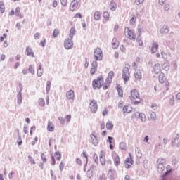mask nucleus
Instances as JSON below:
<instances>
[{"label": "nucleus", "instance_id": "nucleus-1", "mask_svg": "<svg viewBox=\"0 0 180 180\" xmlns=\"http://www.w3.org/2000/svg\"><path fill=\"white\" fill-rule=\"evenodd\" d=\"M105 85V79L103 75H99L96 79L92 81V86L94 89H101V88H103Z\"/></svg>", "mask_w": 180, "mask_h": 180}, {"label": "nucleus", "instance_id": "nucleus-2", "mask_svg": "<svg viewBox=\"0 0 180 180\" xmlns=\"http://www.w3.org/2000/svg\"><path fill=\"white\" fill-rule=\"evenodd\" d=\"M113 77H115V72L110 71L108 73V77L105 81L103 89L104 91H106L109 86H110V84H112V81H113Z\"/></svg>", "mask_w": 180, "mask_h": 180}, {"label": "nucleus", "instance_id": "nucleus-3", "mask_svg": "<svg viewBox=\"0 0 180 180\" xmlns=\"http://www.w3.org/2000/svg\"><path fill=\"white\" fill-rule=\"evenodd\" d=\"M94 58L96 61H102L103 58V53L101 48H96L94 53Z\"/></svg>", "mask_w": 180, "mask_h": 180}, {"label": "nucleus", "instance_id": "nucleus-4", "mask_svg": "<svg viewBox=\"0 0 180 180\" xmlns=\"http://www.w3.org/2000/svg\"><path fill=\"white\" fill-rule=\"evenodd\" d=\"M89 106L91 113H96V112H98V101H96V100H91Z\"/></svg>", "mask_w": 180, "mask_h": 180}, {"label": "nucleus", "instance_id": "nucleus-5", "mask_svg": "<svg viewBox=\"0 0 180 180\" xmlns=\"http://www.w3.org/2000/svg\"><path fill=\"white\" fill-rule=\"evenodd\" d=\"M124 32L126 37L129 39V40H134L136 39V33H134V30H130L129 27H125Z\"/></svg>", "mask_w": 180, "mask_h": 180}, {"label": "nucleus", "instance_id": "nucleus-6", "mask_svg": "<svg viewBox=\"0 0 180 180\" xmlns=\"http://www.w3.org/2000/svg\"><path fill=\"white\" fill-rule=\"evenodd\" d=\"M82 0H72L70 4V11L74 12V11H77V8L78 6L81 5Z\"/></svg>", "mask_w": 180, "mask_h": 180}, {"label": "nucleus", "instance_id": "nucleus-7", "mask_svg": "<svg viewBox=\"0 0 180 180\" xmlns=\"http://www.w3.org/2000/svg\"><path fill=\"white\" fill-rule=\"evenodd\" d=\"M129 158H127L124 160L125 167L127 169L131 168L133 165V157H131V153H129Z\"/></svg>", "mask_w": 180, "mask_h": 180}, {"label": "nucleus", "instance_id": "nucleus-8", "mask_svg": "<svg viewBox=\"0 0 180 180\" xmlns=\"http://www.w3.org/2000/svg\"><path fill=\"white\" fill-rule=\"evenodd\" d=\"M122 78L124 82H127L130 79V70L127 69H124L122 70Z\"/></svg>", "mask_w": 180, "mask_h": 180}, {"label": "nucleus", "instance_id": "nucleus-9", "mask_svg": "<svg viewBox=\"0 0 180 180\" xmlns=\"http://www.w3.org/2000/svg\"><path fill=\"white\" fill-rule=\"evenodd\" d=\"M56 158L58 161H60V160H61V153H60V152H56L54 153V155L51 156L52 165H56Z\"/></svg>", "mask_w": 180, "mask_h": 180}, {"label": "nucleus", "instance_id": "nucleus-10", "mask_svg": "<svg viewBox=\"0 0 180 180\" xmlns=\"http://www.w3.org/2000/svg\"><path fill=\"white\" fill-rule=\"evenodd\" d=\"M112 160L115 165H116V167H119V165H120V157L119 156V155H117V153H113Z\"/></svg>", "mask_w": 180, "mask_h": 180}, {"label": "nucleus", "instance_id": "nucleus-11", "mask_svg": "<svg viewBox=\"0 0 180 180\" xmlns=\"http://www.w3.org/2000/svg\"><path fill=\"white\" fill-rule=\"evenodd\" d=\"M130 99H131V101H133V99H140V94L136 89H134L131 91Z\"/></svg>", "mask_w": 180, "mask_h": 180}, {"label": "nucleus", "instance_id": "nucleus-12", "mask_svg": "<svg viewBox=\"0 0 180 180\" xmlns=\"http://www.w3.org/2000/svg\"><path fill=\"white\" fill-rule=\"evenodd\" d=\"M72 46H73V44H72V39H65L64 42L65 49H66L67 50H70V49H71Z\"/></svg>", "mask_w": 180, "mask_h": 180}, {"label": "nucleus", "instance_id": "nucleus-13", "mask_svg": "<svg viewBox=\"0 0 180 180\" xmlns=\"http://www.w3.org/2000/svg\"><path fill=\"white\" fill-rule=\"evenodd\" d=\"M100 162L101 165H105L106 164V157L105 156V152L103 150L100 153Z\"/></svg>", "mask_w": 180, "mask_h": 180}, {"label": "nucleus", "instance_id": "nucleus-14", "mask_svg": "<svg viewBox=\"0 0 180 180\" xmlns=\"http://www.w3.org/2000/svg\"><path fill=\"white\" fill-rule=\"evenodd\" d=\"M107 142L109 143V147L110 150H113L115 148V140L113 139V137L108 136Z\"/></svg>", "mask_w": 180, "mask_h": 180}, {"label": "nucleus", "instance_id": "nucleus-15", "mask_svg": "<svg viewBox=\"0 0 180 180\" xmlns=\"http://www.w3.org/2000/svg\"><path fill=\"white\" fill-rule=\"evenodd\" d=\"M123 112L124 113H131V112H133V107H131V105L128 104L124 106Z\"/></svg>", "mask_w": 180, "mask_h": 180}, {"label": "nucleus", "instance_id": "nucleus-16", "mask_svg": "<svg viewBox=\"0 0 180 180\" xmlns=\"http://www.w3.org/2000/svg\"><path fill=\"white\" fill-rule=\"evenodd\" d=\"M153 72L154 74H160V72H161V66L160 65V63L154 65Z\"/></svg>", "mask_w": 180, "mask_h": 180}, {"label": "nucleus", "instance_id": "nucleus-17", "mask_svg": "<svg viewBox=\"0 0 180 180\" xmlns=\"http://www.w3.org/2000/svg\"><path fill=\"white\" fill-rule=\"evenodd\" d=\"M66 98L67 99H72L74 101V98H75V94L74 93V91L70 90L66 93Z\"/></svg>", "mask_w": 180, "mask_h": 180}, {"label": "nucleus", "instance_id": "nucleus-18", "mask_svg": "<svg viewBox=\"0 0 180 180\" xmlns=\"http://www.w3.org/2000/svg\"><path fill=\"white\" fill-rule=\"evenodd\" d=\"M134 77L136 81H140L142 78L141 70H136L134 72Z\"/></svg>", "mask_w": 180, "mask_h": 180}, {"label": "nucleus", "instance_id": "nucleus-19", "mask_svg": "<svg viewBox=\"0 0 180 180\" xmlns=\"http://www.w3.org/2000/svg\"><path fill=\"white\" fill-rule=\"evenodd\" d=\"M158 79L160 84H164L167 81V77H165V74L162 72L160 73Z\"/></svg>", "mask_w": 180, "mask_h": 180}, {"label": "nucleus", "instance_id": "nucleus-20", "mask_svg": "<svg viewBox=\"0 0 180 180\" xmlns=\"http://www.w3.org/2000/svg\"><path fill=\"white\" fill-rule=\"evenodd\" d=\"M158 43L153 42L151 47V53H157V51H158Z\"/></svg>", "mask_w": 180, "mask_h": 180}, {"label": "nucleus", "instance_id": "nucleus-21", "mask_svg": "<svg viewBox=\"0 0 180 180\" xmlns=\"http://www.w3.org/2000/svg\"><path fill=\"white\" fill-rule=\"evenodd\" d=\"M54 124H53L52 122H48V124H47V130L48 131H51V132H53L54 131Z\"/></svg>", "mask_w": 180, "mask_h": 180}, {"label": "nucleus", "instance_id": "nucleus-22", "mask_svg": "<svg viewBox=\"0 0 180 180\" xmlns=\"http://www.w3.org/2000/svg\"><path fill=\"white\" fill-rule=\"evenodd\" d=\"M26 53H27V56H29L30 57H34V53H33V51L32 50V48L27 47L26 48Z\"/></svg>", "mask_w": 180, "mask_h": 180}, {"label": "nucleus", "instance_id": "nucleus-23", "mask_svg": "<svg viewBox=\"0 0 180 180\" xmlns=\"http://www.w3.org/2000/svg\"><path fill=\"white\" fill-rule=\"evenodd\" d=\"M112 49H117L119 47V42L117 41V39L113 38L112 41Z\"/></svg>", "mask_w": 180, "mask_h": 180}, {"label": "nucleus", "instance_id": "nucleus-24", "mask_svg": "<svg viewBox=\"0 0 180 180\" xmlns=\"http://www.w3.org/2000/svg\"><path fill=\"white\" fill-rule=\"evenodd\" d=\"M162 89H163V91H169V81L166 80L164 82V84L162 86Z\"/></svg>", "mask_w": 180, "mask_h": 180}, {"label": "nucleus", "instance_id": "nucleus-25", "mask_svg": "<svg viewBox=\"0 0 180 180\" xmlns=\"http://www.w3.org/2000/svg\"><path fill=\"white\" fill-rule=\"evenodd\" d=\"M117 91L118 92V95H119L120 98H123V89H122V86L118 85L117 86Z\"/></svg>", "mask_w": 180, "mask_h": 180}, {"label": "nucleus", "instance_id": "nucleus-26", "mask_svg": "<svg viewBox=\"0 0 180 180\" xmlns=\"http://www.w3.org/2000/svg\"><path fill=\"white\" fill-rule=\"evenodd\" d=\"M91 139L93 144H94V146H96L98 144V138H96V136L93 134L91 135Z\"/></svg>", "mask_w": 180, "mask_h": 180}, {"label": "nucleus", "instance_id": "nucleus-27", "mask_svg": "<svg viewBox=\"0 0 180 180\" xmlns=\"http://www.w3.org/2000/svg\"><path fill=\"white\" fill-rule=\"evenodd\" d=\"M117 8V4H116V3H115L113 1L110 3V11L114 12V11H116Z\"/></svg>", "mask_w": 180, "mask_h": 180}, {"label": "nucleus", "instance_id": "nucleus-28", "mask_svg": "<svg viewBox=\"0 0 180 180\" xmlns=\"http://www.w3.org/2000/svg\"><path fill=\"white\" fill-rule=\"evenodd\" d=\"M103 16L105 22H108V20H109V18H110V15L108 11L104 12L103 13Z\"/></svg>", "mask_w": 180, "mask_h": 180}, {"label": "nucleus", "instance_id": "nucleus-29", "mask_svg": "<svg viewBox=\"0 0 180 180\" xmlns=\"http://www.w3.org/2000/svg\"><path fill=\"white\" fill-rule=\"evenodd\" d=\"M58 34H60V30L56 28L53 30V32L52 33V37H53V39H56V37H58Z\"/></svg>", "mask_w": 180, "mask_h": 180}, {"label": "nucleus", "instance_id": "nucleus-30", "mask_svg": "<svg viewBox=\"0 0 180 180\" xmlns=\"http://www.w3.org/2000/svg\"><path fill=\"white\" fill-rule=\"evenodd\" d=\"M101 16H102V14H101L99 13V11H96L94 13V18L95 20H99L101 19Z\"/></svg>", "mask_w": 180, "mask_h": 180}, {"label": "nucleus", "instance_id": "nucleus-31", "mask_svg": "<svg viewBox=\"0 0 180 180\" xmlns=\"http://www.w3.org/2000/svg\"><path fill=\"white\" fill-rule=\"evenodd\" d=\"M75 33H76L75 28L74 27H72L70 29V34H69V37H70L71 39H72V37H74Z\"/></svg>", "mask_w": 180, "mask_h": 180}, {"label": "nucleus", "instance_id": "nucleus-32", "mask_svg": "<svg viewBox=\"0 0 180 180\" xmlns=\"http://www.w3.org/2000/svg\"><path fill=\"white\" fill-rule=\"evenodd\" d=\"M120 148L121 150H124V151H126V150H127V146L126 145V143L124 142H121L120 143Z\"/></svg>", "mask_w": 180, "mask_h": 180}, {"label": "nucleus", "instance_id": "nucleus-33", "mask_svg": "<svg viewBox=\"0 0 180 180\" xmlns=\"http://www.w3.org/2000/svg\"><path fill=\"white\" fill-rule=\"evenodd\" d=\"M162 68L165 70V71H169V63L166 62L163 63Z\"/></svg>", "mask_w": 180, "mask_h": 180}, {"label": "nucleus", "instance_id": "nucleus-34", "mask_svg": "<svg viewBox=\"0 0 180 180\" xmlns=\"http://www.w3.org/2000/svg\"><path fill=\"white\" fill-rule=\"evenodd\" d=\"M37 74L38 77H41L43 75V68H41V65L39 66V68L37 71Z\"/></svg>", "mask_w": 180, "mask_h": 180}, {"label": "nucleus", "instance_id": "nucleus-35", "mask_svg": "<svg viewBox=\"0 0 180 180\" xmlns=\"http://www.w3.org/2000/svg\"><path fill=\"white\" fill-rule=\"evenodd\" d=\"M0 11L1 13H4V12H5V4L4 1H0Z\"/></svg>", "mask_w": 180, "mask_h": 180}, {"label": "nucleus", "instance_id": "nucleus-36", "mask_svg": "<svg viewBox=\"0 0 180 180\" xmlns=\"http://www.w3.org/2000/svg\"><path fill=\"white\" fill-rule=\"evenodd\" d=\"M18 103L20 105L22 103V92H19L17 95Z\"/></svg>", "mask_w": 180, "mask_h": 180}, {"label": "nucleus", "instance_id": "nucleus-37", "mask_svg": "<svg viewBox=\"0 0 180 180\" xmlns=\"http://www.w3.org/2000/svg\"><path fill=\"white\" fill-rule=\"evenodd\" d=\"M136 41L139 44V46H143L144 45V42H143V39H141V37L140 36H138L136 38Z\"/></svg>", "mask_w": 180, "mask_h": 180}, {"label": "nucleus", "instance_id": "nucleus-38", "mask_svg": "<svg viewBox=\"0 0 180 180\" xmlns=\"http://www.w3.org/2000/svg\"><path fill=\"white\" fill-rule=\"evenodd\" d=\"M106 129H108V130H113V124L110 122H107Z\"/></svg>", "mask_w": 180, "mask_h": 180}, {"label": "nucleus", "instance_id": "nucleus-39", "mask_svg": "<svg viewBox=\"0 0 180 180\" xmlns=\"http://www.w3.org/2000/svg\"><path fill=\"white\" fill-rule=\"evenodd\" d=\"M169 32V29L167 26H164L161 30V33L164 34V33H168Z\"/></svg>", "mask_w": 180, "mask_h": 180}, {"label": "nucleus", "instance_id": "nucleus-40", "mask_svg": "<svg viewBox=\"0 0 180 180\" xmlns=\"http://www.w3.org/2000/svg\"><path fill=\"white\" fill-rule=\"evenodd\" d=\"M135 151H136V156L138 157V158H141V151H140V148H136Z\"/></svg>", "mask_w": 180, "mask_h": 180}, {"label": "nucleus", "instance_id": "nucleus-41", "mask_svg": "<svg viewBox=\"0 0 180 180\" xmlns=\"http://www.w3.org/2000/svg\"><path fill=\"white\" fill-rule=\"evenodd\" d=\"M86 176L91 179L92 176H94V172H92V170H88L86 172Z\"/></svg>", "mask_w": 180, "mask_h": 180}, {"label": "nucleus", "instance_id": "nucleus-42", "mask_svg": "<svg viewBox=\"0 0 180 180\" xmlns=\"http://www.w3.org/2000/svg\"><path fill=\"white\" fill-rule=\"evenodd\" d=\"M139 116L141 122H146V115H144L143 113H139Z\"/></svg>", "mask_w": 180, "mask_h": 180}, {"label": "nucleus", "instance_id": "nucleus-43", "mask_svg": "<svg viewBox=\"0 0 180 180\" xmlns=\"http://www.w3.org/2000/svg\"><path fill=\"white\" fill-rule=\"evenodd\" d=\"M98 180H106V174L105 173H102L98 176Z\"/></svg>", "mask_w": 180, "mask_h": 180}, {"label": "nucleus", "instance_id": "nucleus-44", "mask_svg": "<svg viewBox=\"0 0 180 180\" xmlns=\"http://www.w3.org/2000/svg\"><path fill=\"white\" fill-rule=\"evenodd\" d=\"M157 119V114L155 112L150 113V120H155Z\"/></svg>", "mask_w": 180, "mask_h": 180}, {"label": "nucleus", "instance_id": "nucleus-45", "mask_svg": "<svg viewBox=\"0 0 180 180\" xmlns=\"http://www.w3.org/2000/svg\"><path fill=\"white\" fill-rule=\"evenodd\" d=\"M136 15H132L131 18L129 20V22L131 23V25H134V22H136Z\"/></svg>", "mask_w": 180, "mask_h": 180}, {"label": "nucleus", "instance_id": "nucleus-46", "mask_svg": "<svg viewBox=\"0 0 180 180\" xmlns=\"http://www.w3.org/2000/svg\"><path fill=\"white\" fill-rule=\"evenodd\" d=\"M60 4L62 6H67V5H68V0H60Z\"/></svg>", "mask_w": 180, "mask_h": 180}, {"label": "nucleus", "instance_id": "nucleus-47", "mask_svg": "<svg viewBox=\"0 0 180 180\" xmlns=\"http://www.w3.org/2000/svg\"><path fill=\"white\" fill-rule=\"evenodd\" d=\"M39 104L40 106H44L46 105V102L44 101V99L39 98Z\"/></svg>", "mask_w": 180, "mask_h": 180}, {"label": "nucleus", "instance_id": "nucleus-48", "mask_svg": "<svg viewBox=\"0 0 180 180\" xmlns=\"http://www.w3.org/2000/svg\"><path fill=\"white\" fill-rule=\"evenodd\" d=\"M41 158L43 162H47V158H46V154L42 153L41 154Z\"/></svg>", "mask_w": 180, "mask_h": 180}, {"label": "nucleus", "instance_id": "nucleus-49", "mask_svg": "<svg viewBox=\"0 0 180 180\" xmlns=\"http://www.w3.org/2000/svg\"><path fill=\"white\" fill-rule=\"evenodd\" d=\"M15 16H20V8L17 7L15 8Z\"/></svg>", "mask_w": 180, "mask_h": 180}, {"label": "nucleus", "instance_id": "nucleus-50", "mask_svg": "<svg viewBox=\"0 0 180 180\" xmlns=\"http://www.w3.org/2000/svg\"><path fill=\"white\" fill-rule=\"evenodd\" d=\"M22 143L23 141H22V137L20 136V135H19L18 139L17 140V143L18 144V146H22Z\"/></svg>", "mask_w": 180, "mask_h": 180}, {"label": "nucleus", "instance_id": "nucleus-51", "mask_svg": "<svg viewBox=\"0 0 180 180\" xmlns=\"http://www.w3.org/2000/svg\"><path fill=\"white\" fill-rule=\"evenodd\" d=\"M51 86V82L50 81H48L46 82V91H47V92H49V91H50Z\"/></svg>", "mask_w": 180, "mask_h": 180}, {"label": "nucleus", "instance_id": "nucleus-52", "mask_svg": "<svg viewBox=\"0 0 180 180\" xmlns=\"http://www.w3.org/2000/svg\"><path fill=\"white\" fill-rule=\"evenodd\" d=\"M28 158H29L31 164H32L33 165H34V164H36V162L34 161V159L33 158V157L29 155Z\"/></svg>", "mask_w": 180, "mask_h": 180}, {"label": "nucleus", "instance_id": "nucleus-53", "mask_svg": "<svg viewBox=\"0 0 180 180\" xmlns=\"http://www.w3.org/2000/svg\"><path fill=\"white\" fill-rule=\"evenodd\" d=\"M161 56H162V58H164L165 60L168 58V55L167 54V53L164 51L161 52Z\"/></svg>", "mask_w": 180, "mask_h": 180}, {"label": "nucleus", "instance_id": "nucleus-54", "mask_svg": "<svg viewBox=\"0 0 180 180\" xmlns=\"http://www.w3.org/2000/svg\"><path fill=\"white\" fill-rule=\"evenodd\" d=\"M96 71H98V68H93L90 70V74H91V75H94V74H95L96 72Z\"/></svg>", "mask_w": 180, "mask_h": 180}, {"label": "nucleus", "instance_id": "nucleus-55", "mask_svg": "<svg viewBox=\"0 0 180 180\" xmlns=\"http://www.w3.org/2000/svg\"><path fill=\"white\" fill-rule=\"evenodd\" d=\"M91 65H92L93 68H98V62H96V60H94L91 63Z\"/></svg>", "mask_w": 180, "mask_h": 180}, {"label": "nucleus", "instance_id": "nucleus-56", "mask_svg": "<svg viewBox=\"0 0 180 180\" xmlns=\"http://www.w3.org/2000/svg\"><path fill=\"white\" fill-rule=\"evenodd\" d=\"M74 18L75 19H77V18H79V19H82V15H81V13H77L75 15Z\"/></svg>", "mask_w": 180, "mask_h": 180}, {"label": "nucleus", "instance_id": "nucleus-57", "mask_svg": "<svg viewBox=\"0 0 180 180\" xmlns=\"http://www.w3.org/2000/svg\"><path fill=\"white\" fill-rule=\"evenodd\" d=\"M144 3V0H135V4L136 5H141V4Z\"/></svg>", "mask_w": 180, "mask_h": 180}, {"label": "nucleus", "instance_id": "nucleus-58", "mask_svg": "<svg viewBox=\"0 0 180 180\" xmlns=\"http://www.w3.org/2000/svg\"><path fill=\"white\" fill-rule=\"evenodd\" d=\"M52 6H53V8H57V6H58V2L57 1V0H54L53 1Z\"/></svg>", "mask_w": 180, "mask_h": 180}, {"label": "nucleus", "instance_id": "nucleus-59", "mask_svg": "<svg viewBox=\"0 0 180 180\" xmlns=\"http://www.w3.org/2000/svg\"><path fill=\"white\" fill-rule=\"evenodd\" d=\"M120 49L122 53H126V46L124 45H121Z\"/></svg>", "mask_w": 180, "mask_h": 180}, {"label": "nucleus", "instance_id": "nucleus-60", "mask_svg": "<svg viewBox=\"0 0 180 180\" xmlns=\"http://www.w3.org/2000/svg\"><path fill=\"white\" fill-rule=\"evenodd\" d=\"M65 119H66L68 123H69V122H71V115L70 114V115H67L65 116Z\"/></svg>", "mask_w": 180, "mask_h": 180}, {"label": "nucleus", "instance_id": "nucleus-61", "mask_svg": "<svg viewBox=\"0 0 180 180\" xmlns=\"http://www.w3.org/2000/svg\"><path fill=\"white\" fill-rule=\"evenodd\" d=\"M151 108H152V109H153V110H157L158 105L156 103H153L151 105Z\"/></svg>", "mask_w": 180, "mask_h": 180}, {"label": "nucleus", "instance_id": "nucleus-62", "mask_svg": "<svg viewBox=\"0 0 180 180\" xmlns=\"http://www.w3.org/2000/svg\"><path fill=\"white\" fill-rule=\"evenodd\" d=\"M28 70L30 71L31 74H34V69L33 68V66L30 65Z\"/></svg>", "mask_w": 180, "mask_h": 180}, {"label": "nucleus", "instance_id": "nucleus-63", "mask_svg": "<svg viewBox=\"0 0 180 180\" xmlns=\"http://www.w3.org/2000/svg\"><path fill=\"white\" fill-rule=\"evenodd\" d=\"M39 37H40V33L39 32L35 33V34L34 35V39H35V40H37Z\"/></svg>", "mask_w": 180, "mask_h": 180}, {"label": "nucleus", "instance_id": "nucleus-64", "mask_svg": "<svg viewBox=\"0 0 180 180\" xmlns=\"http://www.w3.org/2000/svg\"><path fill=\"white\" fill-rule=\"evenodd\" d=\"M165 11H169V4H165L164 6Z\"/></svg>", "mask_w": 180, "mask_h": 180}]
</instances>
